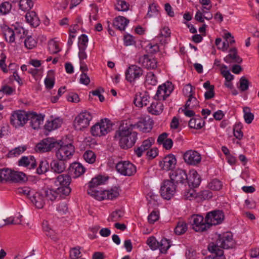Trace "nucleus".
<instances>
[{
	"label": "nucleus",
	"mask_w": 259,
	"mask_h": 259,
	"mask_svg": "<svg viewBox=\"0 0 259 259\" xmlns=\"http://www.w3.org/2000/svg\"><path fill=\"white\" fill-rule=\"evenodd\" d=\"M137 133L133 131L132 127L127 123H124L115 133V138L119 140V145L123 149H127L132 147L137 140Z\"/></svg>",
	"instance_id": "obj_1"
},
{
	"label": "nucleus",
	"mask_w": 259,
	"mask_h": 259,
	"mask_svg": "<svg viewBox=\"0 0 259 259\" xmlns=\"http://www.w3.org/2000/svg\"><path fill=\"white\" fill-rule=\"evenodd\" d=\"M234 244L232 234L231 232H226L220 235L216 242L210 243L209 247L212 250H214L216 248L228 249L232 248Z\"/></svg>",
	"instance_id": "obj_2"
},
{
	"label": "nucleus",
	"mask_w": 259,
	"mask_h": 259,
	"mask_svg": "<svg viewBox=\"0 0 259 259\" xmlns=\"http://www.w3.org/2000/svg\"><path fill=\"white\" fill-rule=\"evenodd\" d=\"M112 123L108 118L101 119L91 128V133L94 137L105 136L112 130Z\"/></svg>",
	"instance_id": "obj_3"
},
{
	"label": "nucleus",
	"mask_w": 259,
	"mask_h": 259,
	"mask_svg": "<svg viewBox=\"0 0 259 259\" xmlns=\"http://www.w3.org/2000/svg\"><path fill=\"white\" fill-rule=\"evenodd\" d=\"M71 181L70 176L67 174L60 175L57 177L55 184L56 186H60L58 188L61 195L66 196L71 192V189L69 187Z\"/></svg>",
	"instance_id": "obj_4"
},
{
	"label": "nucleus",
	"mask_w": 259,
	"mask_h": 259,
	"mask_svg": "<svg viewBox=\"0 0 259 259\" xmlns=\"http://www.w3.org/2000/svg\"><path fill=\"white\" fill-rule=\"evenodd\" d=\"M93 118L90 112L84 111L81 112L76 116L73 121V125L76 130L82 131L88 127Z\"/></svg>",
	"instance_id": "obj_5"
},
{
	"label": "nucleus",
	"mask_w": 259,
	"mask_h": 259,
	"mask_svg": "<svg viewBox=\"0 0 259 259\" xmlns=\"http://www.w3.org/2000/svg\"><path fill=\"white\" fill-rule=\"evenodd\" d=\"M58 142L59 146L58 148H56L58 149L56 153V157L58 159L66 161L73 155L75 152L74 147L72 144L63 145L61 141Z\"/></svg>",
	"instance_id": "obj_6"
},
{
	"label": "nucleus",
	"mask_w": 259,
	"mask_h": 259,
	"mask_svg": "<svg viewBox=\"0 0 259 259\" xmlns=\"http://www.w3.org/2000/svg\"><path fill=\"white\" fill-rule=\"evenodd\" d=\"M28 112L24 110L13 112L10 117V123L15 128L23 126L28 121Z\"/></svg>",
	"instance_id": "obj_7"
},
{
	"label": "nucleus",
	"mask_w": 259,
	"mask_h": 259,
	"mask_svg": "<svg viewBox=\"0 0 259 259\" xmlns=\"http://www.w3.org/2000/svg\"><path fill=\"white\" fill-rule=\"evenodd\" d=\"M177 187V184L170 180L163 181L160 187L161 196L165 199L169 200L174 196Z\"/></svg>",
	"instance_id": "obj_8"
},
{
	"label": "nucleus",
	"mask_w": 259,
	"mask_h": 259,
	"mask_svg": "<svg viewBox=\"0 0 259 259\" xmlns=\"http://www.w3.org/2000/svg\"><path fill=\"white\" fill-rule=\"evenodd\" d=\"M170 180L174 182L176 184L184 185L185 187L187 186L189 188V182L188 179V176L185 170L182 169H177L172 170L169 174Z\"/></svg>",
	"instance_id": "obj_9"
},
{
	"label": "nucleus",
	"mask_w": 259,
	"mask_h": 259,
	"mask_svg": "<svg viewBox=\"0 0 259 259\" xmlns=\"http://www.w3.org/2000/svg\"><path fill=\"white\" fill-rule=\"evenodd\" d=\"M59 143L55 139L48 138L37 144L35 150L37 152L44 153L51 151L54 148H58Z\"/></svg>",
	"instance_id": "obj_10"
},
{
	"label": "nucleus",
	"mask_w": 259,
	"mask_h": 259,
	"mask_svg": "<svg viewBox=\"0 0 259 259\" xmlns=\"http://www.w3.org/2000/svg\"><path fill=\"white\" fill-rule=\"evenodd\" d=\"M116 170L121 175L131 176L136 172V166L129 161H121L116 163Z\"/></svg>",
	"instance_id": "obj_11"
},
{
	"label": "nucleus",
	"mask_w": 259,
	"mask_h": 259,
	"mask_svg": "<svg viewBox=\"0 0 259 259\" xmlns=\"http://www.w3.org/2000/svg\"><path fill=\"white\" fill-rule=\"evenodd\" d=\"M143 74V70L137 65H131L126 69L125 75L126 79L130 83H134Z\"/></svg>",
	"instance_id": "obj_12"
},
{
	"label": "nucleus",
	"mask_w": 259,
	"mask_h": 259,
	"mask_svg": "<svg viewBox=\"0 0 259 259\" xmlns=\"http://www.w3.org/2000/svg\"><path fill=\"white\" fill-rule=\"evenodd\" d=\"M224 219V214L223 211L214 210L207 213L205 221L208 225V228L212 225H217L222 223Z\"/></svg>",
	"instance_id": "obj_13"
},
{
	"label": "nucleus",
	"mask_w": 259,
	"mask_h": 259,
	"mask_svg": "<svg viewBox=\"0 0 259 259\" xmlns=\"http://www.w3.org/2000/svg\"><path fill=\"white\" fill-rule=\"evenodd\" d=\"M174 87L171 82L167 81L158 87L154 99L165 100L173 91Z\"/></svg>",
	"instance_id": "obj_14"
},
{
	"label": "nucleus",
	"mask_w": 259,
	"mask_h": 259,
	"mask_svg": "<svg viewBox=\"0 0 259 259\" xmlns=\"http://www.w3.org/2000/svg\"><path fill=\"white\" fill-rule=\"evenodd\" d=\"M184 159L188 164L197 165L201 161V154L197 151L192 150L187 151L183 155Z\"/></svg>",
	"instance_id": "obj_15"
},
{
	"label": "nucleus",
	"mask_w": 259,
	"mask_h": 259,
	"mask_svg": "<svg viewBox=\"0 0 259 259\" xmlns=\"http://www.w3.org/2000/svg\"><path fill=\"white\" fill-rule=\"evenodd\" d=\"M193 229L196 232H203L208 229V225L204 222V218L200 215H193L191 218Z\"/></svg>",
	"instance_id": "obj_16"
},
{
	"label": "nucleus",
	"mask_w": 259,
	"mask_h": 259,
	"mask_svg": "<svg viewBox=\"0 0 259 259\" xmlns=\"http://www.w3.org/2000/svg\"><path fill=\"white\" fill-rule=\"evenodd\" d=\"M152 121L150 119L140 118V120L135 124L130 123L128 124L132 129L135 127L138 128L140 131L143 133L149 132L152 128Z\"/></svg>",
	"instance_id": "obj_17"
},
{
	"label": "nucleus",
	"mask_w": 259,
	"mask_h": 259,
	"mask_svg": "<svg viewBox=\"0 0 259 259\" xmlns=\"http://www.w3.org/2000/svg\"><path fill=\"white\" fill-rule=\"evenodd\" d=\"M138 62L143 67L148 69H155L157 67V61L152 56L146 54L139 59Z\"/></svg>",
	"instance_id": "obj_18"
},
{
	"label": "nucleus",
	"mask_w": 259,
	"mask_h": 259,
	"mask_svg": "<svg viewBox=\"0 0 259 259\" xmlns=\"http://www.w3.org/2000/svg\"><path fill=\"white\" fill-rule=\"evenodd\" d=\"M28 121H30L31 126L34 130L39 128L43 122L44 116L35 112H28Z\"/></svg>",
	"instance_id": "obj_19"
},
{
	"label": "nucleus",
	"mask_w": 259,
	"mask_h": 259,
	"mask_svg": "<svg viewBox=\"0 0 259 259\" xmlns=\"http://www.w3.org/2000/svg\"><path fill=\"white\" fill-rule=\"evenodd\" d=\"M177 163L175 156L172 154H169L165 156L160 165L161 168L165 170H169L175 168Z\"/></svg>",
	"instance_id": "obj_20"
},
{
	"label": "nucleus",
	"mask_w": 259,
	"mask_h": 259,
	"mask_svg": "<svg viewBox=\"0 0 259 259\" xmlns=\"http://www.w3.org/2000/svg\"><path fill=\"white\" fill-rule=\"evenodd\" d=\"M18 165L31 169L35 168L37 163L34 157L29 155L22 156L18 161Z\"/></svg>",
	"instance_id": "obj_21"
},
{
	"label": "nucleus",
	"mask_w": 259,
	"mask_h": 259,
	"mask_svg": "<svg viewBox=\"0 0 259 259\" xmlns=\"http://www.w3.org/2000/svg\"><path fill=\"white\" fill-rule=\"evenodd\" d=\"M154 143V139L153 138H149L143 141L140 146L135 148L134 151L135 154L138 157H141L143 153L148 151Z\"/></svg>",
	"instance_id": "obj_22"
},
{
	"label": "nucleus",
	"mask_w": 259,
	"mask_h": 259,
	"mask_svg": "<svg viewBox=\"0 0 259 259\" xmlns=\"http://www.w3.org/2000/svg\"><path fill=\"white\" fill-rule=\"evenodd\" d=\"M50 166L53 172L56 174H61L66 169V161L57 158V159H54L51 161Z\"/></svg>",
	"instance_id": "obj_23"
},
{
	"label": "nucleus",
	"mask_w": 259,
	"mask_h": 259,
	"mask_svg": "<svg viewBox=\"0 0 259 259\" xmlns=\"http://www.w3.org/2000/svg\"><path fill=\"white\" fill-rule=\"evenodd\" d=\"M149 99L150 97L147 92H145L143 94L139 93V94H137L135 95L134 103L139 107L146 106L149 102Z\"/></svg>",
	"instance_id": "obj_24"
},
{
	"label": "nucleus",
	"mask_w": 259,
	"mask_h": 259,
	"mask_svg": "<svg viewBox=\"0 0 259 259\" xmlns=\"http://www.w3.org/2000/svg\"><path fill=\"white\" fill-rule=\"evenodd\" d=\"M32 203L38 208H41L45 204V198L42 193L34 192L29 197Z\"/></svg>",
	"instance_id": "obj_25"
},
{
	"label": "nucleus",
	"mask_w": 259,
	"mask_h": 259,
	"mask_svg": "<svg viewBox=\"0 0 259 259\" xmlns=\"http://www.w3.org/2000/svg\"><path fill=\"white\" fill-rule=\"evenodd\" d=\"M85 170V168L79 163H72L69 167L70 175L74 178H76L82 175Z\"/></svg>",
	"instance_id": "obj_26"
},
{
	"label": "nucleus",
	"mask_w": 259,
	"mask_h": 259,
	"mask_svg": "<svg viewBox=\"0 0 259 259\" xmlns=\"http://www.w3.org/2000/svg\"><path fill=\"white\" fill-rule=\"evenodd\" d=\"M147 109L149 113L152 114L159 115L163 111V105L159 100L155 99Z\"/></svg>",
	"instance_id": "obj_27"
},
{
	"label": "nucleus",
	"mask_w": 259,
	"mask_h": 259,
	"mask_svg": "<svg viewBox=\"0 0 259 259\" xmlns=\"http://www.w3.org/2000/svg\"><path fill=\"white\" fill-rule=\"evenodd\" d=\"M129 23V20L123 16L116 17L113 22V26L119 30H124L126 26Z\"/></svg>",
	"instance_id": "obj_28"
},
{
	"label": "nucleus",
	"mask_w": 259,
	"mask_h": 259,
	"mask_svg": "<svg viewBox=\"0 0 259 259\" xmlns=\"http://www.w3.org/2000/svg\"><path fill=\"white\" fill-rule=\"evenodd\" d=\"M25 18L27 22L34 27H36L39 25L40 20L36 13L34 11L27 13L25 15Z\"/></svg>",
	"instance_id": "obj_29"
},
{
	"label": "nucleus",
	"mask_w": 259,
	"mask_h": 259,
	"mask_svg": "<svg viewBox=\"0 0 259 259\" xmlns=\"http://www.w3.org/2000/svg\"><path fill=\"white\" fill-rule=\"evenodd\" d=\"M224 61L228 63L232 62L240 63L242 60L237 55L236 49L234 48L231 49L230 53L224 58Z\"/></svg>",
	"instance_id": "obj_30"
},
{
	"label": "nucleus",
	"mask_w": 259,
	"mask_h": 259,
	"mask_svg": "<svg viewBox=\"0 0 259 259\" xmlns=\"http://www.w3.org/2000/svg\"><path fill=\"white\" fill-rule=\"evenodd\" d=\"M120 190L119 187H114L109 190H105V199L114 200L119 196Z\"/></svg>",
	"instance_id": "obj_31"
},
{
	"label": "nucleus",
	"mask_w": 259,
	"mask_h": 259,
	"mask_svg": "<svg viewBox=\"0 0 259 259\" xmlns=\"http://www.w3.org/2000/svg\"><path fill=\"white\" fill-rule=\"evenodd\" d=\"M43 194L45 196L47 199L52 201H54L58 195L62 197H65L64 195H61V192H59L58 188L56 190H54L52 189H46L44 191Z\"/></svg>",
	"instance_id": "obj_32"
},
{
	"label": "nucleus",
	"mask_w": 259,
	"mask_h": 259,
	"mask_svg": "<svg viewBox=\"0 0 259 259\" xmlns=\"http://www.w3.org/2000/svg\"><path fill=\"white\" fill-rule=\"evenodd\" d=\"M204 124V121L199 116L197 118H191L189 122V126L190 128L195 129H200Z\"/></svg>",
	"instance_id": "obj_33"
},
{
	"label": "nucleus",
	"mask_w": 259,
	"mask_h": 259,
	"mask_svg": "<svg viewBox=\"0 0 259 259\" xmlns=\"http://www.w3.org/2000/svg\"><path fill=\"white\" fill-rule=\"evenodd\" d=\"M87 192L89 195L98 200L101 201L105 199V190L98 191L96 189L89 188Z\"/></svg>",
	"instance_id": "obj_34"
},
{
	"label": "nucleus",
	"mask_w": 259,
	"mask_h": 259,
	"mask_svg": "<svg viewBox=\"0 0 259 259\" xmlns=\"http://www.w3.org/2000/svg\"><path fill=\"white\" fill-rule=\"evenodd\" d=\"M208 249L210 251L212 254L208 256L206 259H226L224 255V251L222 249L214 248V250L210 249L209 244L208 245Z\"/></svg>",
	"instance_id": "obj_35"
},
{
	"label": "nucleus",
	"mask_w": 259,
	"mask_h": 259,
	"mask_svg": "<svg viewBox=\"0 0 259 259\" xmlns=\"http://www.w3.org/2000/svg\"><path fill=\"white\" fill-rule=\"evenodd\" d=\"M3 34L7 42L12 43L15 41L14 29L13 30L6 26L3 28Z\"/></svg>",
	"instance_id": "obj_36"
},
{
	"label": "nucleus",
	"mask_w": 259,
	"mask_h": 259,
	"mask_svg": "<svg viewBox=\"0 0 259 259\" xmlns=\"http://www.w3.org/2000/svg\"><path fill=\"white\" fill-rule=\"evenodd\" d=\"M27 180L26 176L24 172L12 171L11 181L14 182H24Z\"/></svg>",
	"instance_id": "obj_37"
},
{
	"label": "nucleus",
	"mask_w": 259,
	"mask_h": 259,
	"mask_svg": "<svg viewBox=\"0 0 259 259\" xmlns=\"http://www.w3.org/2000/svg\"><path fill=\"white\" fill-rule=\"evenodd\" d=\"M62 122L59 118H56L51 121H48L45 125V128L48 131H52L60 127Z\"/></svg>",
	"instance_id": "obj_38"
},
{
	"label": "nucleus",
	"mask_w": 259,
	"mask_h": 259,
	"mask_svg": "<svg viewBox=\"0 0 259 259\" xmlns=\"http://www.w3.org/2000/svg\"><path fill=\"white\" fill-rule=\"evenodd\" d=\"M45 84L47 89H52L55 84L54 72L50 70L48 72V76L45 80Z\"/></svg>",
	"instance_id": "obj_39"
},
{
	"label": "nucleus",
	"mask_w": 259,
	"mask_h": 259,
	"mask_svg": "<svg viewBox=\"0 0 259 259\" xmlns=\"http://www.w3.org/2000/svg\"><path fill=\"white\" fill-rule=\"evenodd\" d=\"M106 179L101 176H98L93 178L89 184V188L96 189V188L102 184H103Z\"/></svg>",
	"instance_id": "obj_40"
},
{
	"label": "nucleus",
	"mask_w": 259,
	"mask_h": 259,
	"mask_svg": "<svg viewBox=\"0 0 259 259\" xmlns=\"http://www.w3.org/2000/svg\"><path fill=\"white\" fill-rule=\"evenodd\" d=\"M170 247V241L166 238L162 239L160 242H159V246L160 252L161 253H166L167 250Z\"/></svg>",
	"instance_id": "obj_41"
},
{
	"label": "nucleus",
	"mask_w": 259,
	"mask_h": 259,
	"mask_svg": "<svg viewBox=\"0 0 259 259\" xmlns=\"http://www.w3.org/2000/svg\"><path fill=\"white\" fill-rule=\"evenodd\" d=\"M27 32L22 27H18L14 29L15 39H17L20 41H22L24 38Z\"/></svg>",
	"instance_id": "obj_42"
},
{
	"label": "nucleus",
	"mask_w": 259,
	"mask_h": 259,
	"mask_svg": "<svg viewBox=\"0 0 259 259\" xmlns=\"http://www.w3.org/2000/svg\"><path fill=\"white\" fill-rule=\"evenodd\" d=\"M26 150V147L25 146H19L11 150H10L8 154V157L11 158L20 155L23 153Z\"/></svg>",
	"instance_id": "obj_43"
},
{
	"label": "nucleus",
	"mask_w": 259,
	"mask_h": 259,
	"mask_svg": "<svg viewBox=\"0 0 259 259\" xmlns=\"http://www.w3.org/2000/svg\"><path fill=\"white\" fill-rule=\"evenodd\" d=\"M187 229V224L185 222L180 221L175 228V232L177 235H181L185 233Z\"/></svg>",
	"instance_id": "obj_44"
},
{
	"label": "nucleus",
	"mask_w": 259,
	"mask_h": 259,
	"mask_svg": "<svg viewBox=\"0 0 259 259\" xmlns=\"http://www.w3.org/2000/svg\"><path fill=\"white\" fill-rule=\"evenodd\" d=\"M19 8L23 11L30 10L33 6L32 0H19Z\"/></svg>",
	"instance_id": "obj_45"
},
{
	"label": "nucleus",
	"mask_w": 259,
	"mask_h": 259,
	"mask_svg": "<svg viewBox=\"0 0 259 259\" xmlns=\"http://www.w3.org/2000/svg\"><path fill=\"white\" fill-rule=\"evenodd\" d=\"M12 170L9 168L0 169V181H11Z\"/></svg>",
	"instance_id": "obj_46"
},
{
	"label": "nucleus",
	"mask_w": 259,
	"mask_h": 259,
	"mask_svg": "<svg viewBox=\"0 0 259 259\" xmlns=\"http://www.w3.org/2000/svg\"><path fill=\"white\" fill-rule=\"evenodd\" d=\"M243 111L245 122L247 124L251 123L254 119V115L250 112V108L248 107H245L243 108Z\"/></svg>",
	"instance_id": "obj_47"
},
{
	"label": "nucleus",
	"mask_w": 259,
	"mask_h": 259,
	"mask_svg": "<svg viewBox=\"0 0 259 259\" xmlns=\"http://www.w3.org/2000/svg\"><path fill=\"white\" fill-rule=\"evenodd\" d=\"M242 125L240 122L236 123L233 127L234 136L238 140H241L243 136L242 132Z\"/></svg>",
	"instance_id": "obj_48"
},
{
	"label": "nucleus",
	"mask_w": 259,
	"mask_h": 259,
	"mask_svg": "<svg viewBox=\"0 0 259 259\" xmlns=\"http://www.w3.org/2000/svg\"><path fill=\"white\" fill-rule=\"evenodd\" d=\"M208 186L212 190L219 191L222 189L223 184L219 180L214 179L209 183Z\"/></svg>",
	"instance_id": "obj_49"
},
{
	"label": "nucleus",
	"mask_w": 259,
	"mask_h": 259,
	"mask_svg": "<svg viewBox=\"0 0 259 259\" xmlns=\"http://www.w3.org/2000/svg\"><path fill=\"white\" fill-rule=\"evenodd\" d=\"M12 4L9 2H4L0 5V13L3 15L9 14L12 9Z\"/></svg>",
	"instance_id": "obj_50"
},
{
	"label": "nucleus",
	"mask_w": 259,
	"mask_h": 259,
	"mask_svg": "<svg viewBox=\"0 0 259 259\" xmlns=\"http://www.w3.org/2000/svg\"><path fill=\"white\" fill-rule=\"evenodd\" d=\"M83 156L84 159L89 163H93L96 160V155L95 153L91 150L86 151Z\"/></svg>",
	"instance_id": "obj_51"
},
{
	"label": "nucleus",
	"mask_w": 259,
	"mask_h": 259,
	"mask_svg": "<svg viewBox=\"0 0 259 259\" xmlns=\"http://www.w3.org/2000/svg\"><path fill=\"white\" fill-rule=\"evenodd\" d=\"M145 82L152 85H156L157 82V78L152 72H148L146 75Z\"/></svg>",
	"instance_id": "obj_52"
},
{
	"label": "nucleus",
	"mask_w": 259,
	"mask_h": 259,
	"mask_svg": "<svg viewBox=\"0 0 259 259\" xmlns=\"http://www.w3.org/2000/svg\"><path fill=\"white\" fill-rule=\"evenodd\" d=\"M199 106V102L193 95L189 98L185 104L186 108H194Z\"/></svg>",
	"instance_id": "obj_53"
},
{
	"label": "nucleus",
	"mask_w": 259,
	"mask_h": 259,
	"mask_svg": "<svg viewBox=\"0 0 259 259\" xmlns=\"http://www.w3.org/2000/svg\"><path fill=\"white\" fill-rule=\"evenodd\" d=\"M48 168L49 164L47 161H41L36 169V172L38 175H41L47 171Z\"/></svg>",
	"instance_id": "obj_54"
},
{
	"label": "nucleus",
	"mask_w": 259,
	"mask_h": 259,
	"mask_svg": "<svg viewBox=\"0 0 259 259\" xmlns=\"http://www.w3.org/2000/svg\"><path fill=\"white\" fill-rule=\"evenodd\" d=\"M146 243L152 250H156L158 249L159 246V242L154 236L149 237L147 240Z\"/></svg>",
	"instance_id": "obj_55"
},
{
	"label": "nucleus",
	"mask_w": 259,
	"mask_h": 259,
	"mask_svg": "<svg viewBox=\"0 0 259 259\" xmlns=\"http://www.w3.org/2000/svg\"><path fill=\"white\" fill-rule=\"evenodd\" d=\"M122 215L123 213L121 210H115L111 214L108 220L111 222L118 221L120 220Z\"/></svg>",
	"instance_id": "obj_56"
},
{
	"label": "nucleus",
	"mask_w": 259,
	"mask_h": 259,
	"mask_svg": "<svg viewBox=\"0 0 259 259\" xmlns=\"http://www.w3.org/2000/svg\"><path fill=\"white\" fill-rule=\"evenodd\" d=\"M194 89L195 88L193 87L191 84L189 83L186 84L183 90V94L185 96L188 97L189 98L193 95H194Z\"/></svg>",
	"instance_id": "obj_57"
},
{
	"label": "nucleus",
	"mask_w": 259,
	"mask_h": 259,
	"mask_svg": "<svg viewBox=\"0 0 259 259\" xmlns=\"http://www.w3.org/2000/svg\"><path fill=\"white\" fill-rule=\"evenodd\" d=\"M17 192L27 196L29 199V197L33 193V191H32L29 187H24L18 188Z\"/></svg>",
	"instance_id": "obj_58"
},
{
	"label": "nucleus",
	"mask_w": 259,
	"mask_h": 259,
	"mask_svg": "<svg viewBox=\"0 0 259 259\" xmlns=\"http://www.w3.org/2000/svg\"><path fill=\"white\" fill-rule=\"evenodd\" d=\"M249 86V81L244 76H242L239 80V89L242 92H244L248 90Z\"/></svg>",
	"instance_id": "obj_59"
},
{
	"label": "nucleus",
	"mask_w": 259,
	"mask_h": 259,
	"mask_svg": "<svg viewBox=\"0 0 259 259\" xmlns=\"http://www.w3.org/2000/svg\"><path fill=\"white\" fill-rule=\"evenodd\" d=\"M80 248L79 246L71 248L70 250V258L71 259H77L80 257Z\"/></svg>",
	"instance_id": "obj_60"
},
{
	"label": "nucleus",
	"mask_w": 259,
	"mask_h": 259,
	"mask_svg": "<svg viewBox=\"0 0 259 259\" xmlns=\"http://www.w3.org/2000/svg\"><path fill=\"white\" fill-rule=\"evenodd\" d=\"M25 46L28 49L33 48L36 45V41L31 36H27L24 41Z\"/></svg>",
	"instance_id": "obj_61"
},
{
	"label": "nucleus",
	"mask_w": 259,
	"mask_h": 259,
	"mask_svg": "<svg viewBox=\"0 0 259 259\" xmlns=\"http://www.w3.org/2000/svg\"><path fill=\"white\" fill-rule=\"evenodd\" d=\"M48 49L51 54H56L60 51L58 44L54 41L49 42Z\"/></svg>",
	"instance_id": "obj_62"
},
{
	"label": "nucleus",
	"mask_w": 259,
	"mask_h": 259,
	"mask_svg": "<svg viewBox=\"0 0 259 259\" xmlns=\"http://www.w3.org/2000/svg\"><path fill=\"white\" fill-rule=\"evenodd\" d=\"M159 218V212L158 211L153 210L149 215L148 220L150 224H154Z\"/></svg>",
	"instance_id": "obj_63"
},
{
	"label": "nucleus",
	"mask_w": 259,
	"mask_h": 259,
	"mask_svg": "<svg viewBox=\"0 0 259 259\" xmlns=\"http://www.w3.org/2000/svg\"><path fill=\"white\" fill-rule=\"evenodd\" d=\"M116 9L118 11H125L128 9V5L123 1H118L116 5Z\"/></svg>",
	"instance_id": "obj_64"
}]
</instances>
